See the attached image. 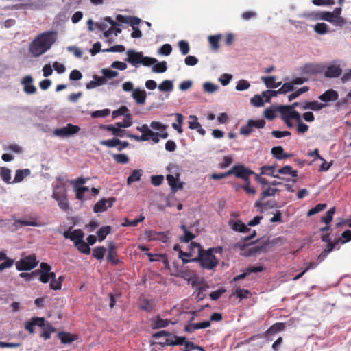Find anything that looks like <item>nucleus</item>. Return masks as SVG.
Returning <instances> with one entry per match:
<instances>
[{"instance_id": "nucleus-9", "label": "nucleus", "mask_w": 351, "mask_h": 351, "mask_svg": "<svg viewBox=\"0 0 351 351\" xmlns=\"http://www.w3.org/2000/svg\"><path fill=\"white\" fill-rule=\"evenodd\" d=\"M166 180L171 188V191L174 193L183 188L184 183L180 180L179 173L176 174V176L172 174H167L166 176Z\"/></svg>"}, {"instance_id": "nucleus-57", "label": "nucleus", "mask_w": 351, "mask_h": 351, "mask_svg": "<svg viewBox=\"0 0 351 351\" xmlns=\"http://www.w3.org/2000/svg\"><path fill=\"white\" fill-rule=\"evenodd\" d=\"M198 311H190V312H185L183 313L184 318L185 319L186 324L185 326H189L190 324H194L193 322L195 317L197 316Z\"/></svg>"}, {"instance_id": "nucleus-51", "label": "nucleus", "mask_w": 351, "mask_h": 351, "mask_svg": "<svg viewBox=\"0 0 351 351\" xmlns=\"http://www.w3.org/2000/svg\"><path fill=\"white\" fill-rule=\"evenodd\" d=\"M250 128H263L266 124V121L263 119H250L247 121Z\"/></svg>"}, {"instance_id": "nucleus-44", "label": "nucleus", "mask_w": 351, "mask_h": 351, "mask_svg": "<svg viewBox=\"0 0 351 351\" xmlns=\"http://www.w3.org/2000/svg\"><path fill=\"white\" fill-rule=\"evenodd\" d=\"M309 90V87L304 86L301 88H298L295 91L292 92L291 94L288 95L289 101H291L296 98L299 97L301 95L308 92Z\"/></svg>"}, {"instance_id": "nucleus-60", "label": "nucleus", "mask_w": 351, "mask_h": 351, "mask_svg": "<svg viewBox=\"0 0 351 351\" xmlns=\"http://www.w3.org/2000/svg\"><path fill=\"white\" fill-rule=\"evenodd\" d=\"M335 213V207H332L328 209L325 215L321 218V221L325 224H329L333 219V215Z\"/></svg>"}, {"instance_id": "nucleus-14", "label": "nucleus", "mask_w": 351, "mask_h": 351, "mask_svg": "<svg viewBox=\"0 0 351 351\" xmlns=\"http://www.w3.org/2000/svg\"><path fill=\"white\" fill-rule=\"evenodd\" d=\"M264 199H262V197H260L258 199H257L254 203V207L257 208V210L261 213H264V208L268 207L269 208H278V203L276 200H269L265 202H263Z\"/></svg>"}, {"instance_id": "nucleus-35", "label": "nucleus", "mask_w": 351, "mask_h": 351, "mask_svg": "<svg viewBox=\"0 0 351 351\" xmlns=\"http://www.w3.org/2000/svg\"><path fill=\"white\" fill-rule=\"evenodd\" d=\"M112 228L110 226H104L97 231V237L99 242L103 241L106 237L111 232Z\"/></svg>"}, {"instance_id": "nucleus-23", "label": "nucleus", "mask_w": 351, "mask_h": 351, "mask_svg": "<svg viewBox=\"0 0 351 351\" xmlns=\"http://www.w3.org/2000/svg\"><path fill=\"white\" fill-rule=\"evenodd\" d=\"M108 255L107 260L110 262L113 265H118L120 263V261L116 258L114 256L115 253V250L117 249V245L113 241H108Z\"/></svg>"}, {"instance_id": "nucleus-50", "label": "nucleus", "mask_w": 351, "mask_h": 351, "mask_svg": "<svg viewBox=\"0 0 351 351\" xmlns=\"http://www.w3.org/2000/svg\"><path fill=\"white\" fill-rule=\"evenodd\" d=\"M110 114V110L108 108H104L102 110H97L92 111L90 114L92 118H105L109 116Z\"/></svg>"}, {"instance_id": "nucleus-15", "label": "nucleus", "mask_w": 351, "mask_h": 351, "mask_svg": "<svg viewBox=\"0 0 351 351\" xmlns=\"http://www.w3.org/2000/svg\"><path fill=\"white\" fill-rule=\"evenodd\" d=\"M262 238L257 239L256 240L248 241L245 237H243L238 242L234 243L232 246V249H239L241 252L245 251L249 247L254 245V244L258 243Z\"/></svg>"}, {"instance_id": "nucleus-19", "label": "nucleus", "mask_w": 351, "mask_h": 351, "mask_svg": "<svg viewBox=\"0 0 351 351\" xmlns=\"http://www.w3.org/2000/svg\"><path fill=\"white\" fill-rule=\"evenodd\" d=\"M186 341L185 337H178L171 335V338H167L165 341H160L159 344L164 346H177L184 344Z\"/></svg>"}, {"instance_id": "nucleus-47", "label": "nucleus", "mask_w": 351, "mask_h": 351, "mask_svg": "<svg viewBox=\"0 0 351 351\" xmlns=\"http://www.w3.org/2000/svg\"><path fill=\"white\" fill-rule=\"evenodd\" d=\"M145 216L141 214L138 218L129 220L128 219L125 218L124 221L121 223V226L123 227H129V226H136L140 222H142L145 220Z\"/></svg>"}, {"instance_id": "nucleus-12", "label": "nucleus", "mask_w": 351, "mask_h": 351, "mask_svg": "<svg viewBox=\"0 0 351 351\" xmlns=\"http://www.w3.org/2000/svg\"><path fill=\"white\" fill-rule=\"evenodd\" d=\"M342 12L341 7H336L332 12H330V23L338 27H343L345 18L341 16Z\"/></svg>"}, {"instance_id": "nucleus-64", "label": "nucleus", "mask_w": 351, "mask_h": 351, "mask_svg": "<svg viewBox=\"0 0 351 351\" xmlns=\"http://www.w3.org/2000/svg\"><path fill=\"white\" fill-rule=\"evenodd\" d=\"M51 278L49 283L50 288L56 291L60 290L62 288V280H57L55 273L51 274Z\"/></svg>"}, {"instance_id": "nucleus-45", "label": "nucleus", "mask_w": 351, "mask_h": 351, "mask_svg": "<svg viewBox=\"0 0 351 351\" xmlns=\"http://www.w3.org/2000/svg\"><path fill=\"white\" fill-rule=\"evenodd\" d=\"M106 252V248L104 246H97L93 250L92 255L98 261L104 259L105 254Z\"/></svg>"}, {"instance_id": "nucleus-52", "label": "nucleus", "mask_w": 351, "mask_h": 351, "mask_svg": "<svg viewBox=\"0 0 351 351\" xmlns=\"http://www.w3.org/2000/svg\"><path fill=\"white\" fill-rule=\"evenodd\" d=\"M169 322L168 319H162L157 316L152 320V326L154 328H160L167 326Z\"/></svg>"}, {"instance_id": "nucleus-46", "label": "nucleus", "mask_w": 351, "mask_h": 351, "mask_svg": "<svg viewBox=\"0 0 351 351\" xmlns=\"http://www.w3.org/2000/svg\"><path fill=\"white\" fill-rule=\"evenodd\" d=\"M250 103L254 107L260 108L265 105V101L262 94H256L250 99Z\"/></svg>"}, {"instance_id": "nucleus-40", "label": "nucleus", "mask_w": 351, "mask_h": 351, "mask_svg": "<svg viewBox=\"0 0 351 351\" xmlns=\"http://www.w3.org/2000/svg\"><path fill=\"white\" fill-rule=\"evenodd\" d=\"M101 73L102 74L103 78L107 82L108 80H112L119 75V72L117 71L112 70L110 68L101 69Z\"/></svg>"}, {"instance_id": "nucleus-2", "label": "nucleus", "mask_w": 351, "mask_h": 351, "mask_svg": "<svg viewBox=\"0 0 351 351\" xmlns=\"http://www.w3.org/2000/svg\"><path fill=\"white\" fill-rule=\"evenodd\" d=\"M189 247L191 250L197 249V256L193 258V261L198 263L202 269L213 270L219 265V260L215 254L210 253L208 250H204L199 243L191 242Z\"/></svg>"}, {"instance_id": "nucleus-49", "label": "nucleus", "mask_w": 351, "mask_h": 351, "mask_svg": "<svg viewBox=\"0 0 351 351\" xmlns=\"http://www.w3.org/2000/svg\"><path fill=\"white\" fill-rule=\"evenodd\" d=\"M119 138L114 136L112 138L100 141L99 144L110 148H117Z\"/></svg>"}, {"instance_id": "nucleus-34", "label": "nucleus", "mask_w": 351, "mask_h": 351, "mask_svg": "<svg viewBox=\"0 0 351 351\" xmlns=\"http://www.w3.org/2000/svg\"><path fill=\"white\" fill-rule=\"evenodd\" d=\"M173 81L171 80H165L158 86V89L160 92L171 93L173 90Z\"/></svg>"}, {"instance_id": "nucleus-38", "label": "nucleus", "mask_w": 351, "mask_h": 351, "mask_svg": "<svg viewBox=\"0 0 351 351\" xmlns=\"http://www.w3.org/2000/svg\"><path fill=\"white\" fill-rule=\"evenodd\" d=\"M173 114L176 117V122L172 123V128L179 134H182L183 132L182 124L184 121V116L182 114L178 112H176Z\"/></svg>"}, {"instance_id": "nucleus-18", "label": "nucleus", "mask_w": 351, "mask_h": 351, "mask_svg": "<svg viewBox=\"0 0 351 351\" xmlns=\"http://www.w3.org/2000/svg\"><path fill=\"white\" fill-rule=\"evenodd\" d=\"M132 97L137 104H144L147 98V93L145 89L136 87L132 93Z\"/></svg>"}, {"instance_id": "nucleus-25", "label": "nucleus", "mask_w": 351, "mask_h": 351, "mask_svg": "<svg viewBox=\"0 0 351 351\" xmlns=\"http://www.w3.org/2000/svg\"><path fill=\"white\" fill-rule=\"evenodd\" d=\"M210 326V321H204L199 323H194V324H190L189 326H184V330L187 332L191 333L193 332L195 330H199V329H204L208 328Z\"/></svg>"}, {"instance_id": "nucleus-54", "label": "nucleus", "mask_w": 351, "mask_h": 351, "mask_svg": "<svg viewBox=\"0 0 351 351\" xmlns=\"http://www.w3.org/2000/svg\"><path fill=\"white\" fill-rule=\"evenodd\" d=\"M271 154L276 160H282L284 154V149L280 145L274 146L271 149Z\"/></svg>"}, {"instance_id": "nucleus-30", "label": "nucleus", "mask_w": 351, "mask_h": 351, "mask_svg": "<svg viewBox=\"0 0 351 351\" xmlns=\"http://www.w3.org/2000/svg\"><path fill=\"white\" fill-rule=\"evenodd\" d=\"M128 111L129 110L126 106H121L118 109L112 111V117L116 119L119 116L123 115L127 119H132V115L128 113Z\"/></svg>"}, {"instance_id": "nucleus-36", "label": "nucleus", "mask_w": 351, "mask_h": 351, "mask_svg": "<svg viewBox=\"0 0 351 351\" xmlns=\"http://www.w3.org/2000/svg\"><path fill=\"white\" fill-rule=\"evenodd\" d=\"M278 109V105L272 104L269 107L267 108L263 112V115L265 119H267L269 121L274 120L276 117V112Z\"/></svg>"}, {"instance_id": "nucleus-53", "label": "nucleus", "mask_w": 351, "mask_h": 351, "mask_svg": "<svg viewBox=\"0 0 351 351\" xmlns=\"http://www.w3.org/2000/svg\"><path fill=\"white\" fill-rule=\"evenodd\" d=\"M327 207V204L326 203H319L315 205L314 207L309 209L306 213L308 217L313 216L319 212L324 210Z\"/></svg>"}, {"instance_id": "nucleus-32", "label": "nucleus", "mask_w": 351, "mask_h": 351, "mask_svg": "<svg viewBox=\"0 0 351 351\" xmlns=\"http://www.w3.org/2000/svg\"><path fill=\"white\" fill-rule=\"evenodd\" d=\"M11 172V170L6 167H0V178L5 183L8 184H12Z\"/></svg>"}, {"instance_id": "nucleus-28", "label": "nucleus", "mask_w": 351, "mask_h": 351, "mask_svg": "<svg viewBox=\"0 0 351 351\" xmlns=\"http://www.w3.org/2000/svg\"><path fill=\"white\" fill-rule=\"evenodd\" d=\"M14 226L18 229L23 226H33V227H39L40 224L34 219H16L14 221L13 223Z\"/></svg>"}, {"instance_id": "nucleus-39", "label": "nucleus", "mask_w": 351, "mask_h": 351, "mask_svg": "<svg viewBox=\"0 0 351 351\" xmlns=\"http://www.w3.org/2000/svg\"><path fill=\"white\" fill-rule=\"evenodd\" d=\"M268 248H269V241H263L261 244L254 245L251 247L254 256H256L257 254H261V253L267 252Z\"/></svg>"}, {"instance_id": "nucleus-20", "label": "nucleus", "mask_w": 351, "mask_h": 351, "mask_svg": "<svg viewBox=\"0 0 351 351\" xmlns=\"http://www.w3.org/2000/svg\"><path fill=\"white\" fill-rule=\"evenodd\" d=\"M285 328V324L282 322L276 323L272 325L265 332V337L267 340L272 341L273 335L283 330Z\"/></svg>"}, {"instance_id": "nucleus-55", "label": "nucleus", "mask_w": 351, "mask_h": 351, "mask_svg": "<svg viewBox=\"0 0 351 351\" xmlns=\"http://www.w3.org/2000/svg\"><path fill=\"white\" fill-rule=\"evenodd\" d=\"M58 337L62 343H71L75 339L73 335L64 332H58Z\"/></svg>"}, {"instance_id": "nucleus-16", "label": "nucleus", "mask_w": 351, "mask_h": 351, "mask_svg": "<svg viewBox=\"0 0 351 351\" xmlns=\"http://www.w3.org/2000/svg\"><path fill=\"white\" fill-rule=\"evenodd\" d=\"M229 225L231 227V229L237 232L247 233L250 231V228L239 219L230 221Z\"/></svg>"}, {"instance_id": "nucleus-31", "label": "nucleus", "mask_w": 351, "mask_h": 351, "mask_svg": "<svg viewBox=\"0 0 351 351\" xmlns=\"http://www.w3.org/2000/svg\"><path fill=\"white\" fill-rule=\"evenodd\" d=\"M143 173V171L142 169H134L131 174L127 178V184L131 185L135 182H138L141 180Z\"/></svg>"}, {"instance_id": "nucleus-6", "label": "nucleus", "mask_w": 351, "mask_h": 351, "mask_svg": "<svg viewBox=\"0 0 351 351\" xmlns=\"http://www.w3.org/2000/svg\"><path fill=\"white\" fill-rule=\"evenodd\" d=\"M324 76L326 78H337L343 73V70L340 64H337V61H332V62L324 64Z\"/></svg>"}, {"instance_id": "nucleus-3", "label": "nucleus", "mask_w": 351, "mask_h": 351, "mask_svg": "<svg viewBox=\"0 0 351 351\" xmlns=\"http://www.w3.org/2000/svg\"><path fill=\"white\" fill-rule=\"evenodd\" d=\"M39 263L34 254H31L15 262L16 269L19 271H31Z\"/></svg>"}, {"instance_id": "nucleus-4", "label": "nucleus", "mask_w": 351, "mask_h": 351, "mask_svg": "<svg viewBox=\"0 0 351 351\" xmlns=\"http://www.w3.org/2000/svg\"><path fill=\"white\" fill-rule=\"evenodd\" d=\"M324 71V64H315L309 62L304 64L300 68V74L308 78L312 75L322 74Z\"/></svg>"}, {"instance_id": "nucleus-58", "label": "nucleus", "mask_w": 351, "mask_h": 351, "mask_svg": "<svg viewBox=\"0 0 351 351\" xmlns=\"http://www.w3.org/2000/svg\"><path fill=\"white\" fill-rule=\"evenodd\" d=\"M294 86L291 82H285L277 90L278 94H287L294 90Z\"/></svg>"}, {"instance_id": "nucleus-59", "label": "nucleus", "mask_w": 351, "mask_h": 351, "mask_svg": "<svg viewBox=\"0 0 351 351\" xmlns=\"http://www.w3.org/2000/svg\"><path fill=\"white\" fill-rule=\"evenodd\" d=\"M110 155L119 164H127L130 160L129 157L125 154H110Z\"/></svg>"}, {"instance_id": "nucleus-56", "label": "nucleus", "mask_w": 351, "mask_h": 351, "mask_svg": "<svg viewBox=\"0 0 351 351\" xmlns=\"http://www.w3.org/2000/svg\"><path fill=\"white\" fill-rule=\"evenodd\" d=\"M276 165H263L260 168L261 175H266L268 176H274V172Z\"/></svg>"}, {"instance_id": "nucleus-37", "label": "nucleus", "mask_w": 351, "mask_h": 351, "mask_svg": "<svg viewBox=\"0 0 351 351\" xmlns=\"http://www.w3.org/2000/svg\"><path fill=\"white\" fill-rule=\"evenodd\" d=\"M222 37L221 34H217L215 35H210L208 37V41L210 45L211 49L216 51L219 48V40Z\"/></svg>"}, {"instance_id": "nucleus-43", "label": "nucleus", "mask_w": 351, "mask_h": 351, "mask_svg": "<svg viewBox=\"0 0 351 351\" xmlns=\"http://www.w3.org/2000/svg\"><path fill=\"white\" fill-rule=\"evenodd\" d=\"M107 199L102 197L99 199L93 206V211L95 213H103L107 210Z\"/></svg>"}, {"instance_id": "nucleus-26", "label": "nucleus", "mask_w": 351, "mask_h": 351, "mask_svg": "<svg viewBox=\"0 0 351 351\" xmlns=\"http://www.w3.org/2000/svg\"><path fill=\"white\" fill-rule=\"evenodd\" d=\"M43 322H44V318H43V317H33L31 319V320L25 322V328L29 333L32 334L34 332V327L35 326H39L40 325V324L43 323Z\"/></svg>"}, {"instance_id": "nucleus-41", "label": "nucleus", "mask_w": 351, "mask_h": 351, "mask_svg": "<svg viewBox=\"0 0 351 351\" xmlns=\"http://www.w3.org/2000/svg\"><path fill=\"white\" fill-rule=\"evenodd\" d=\"M167 70V64L166 61H161L153 64L152 71L155 73H162Z\"/></svg>"}, {"instance_id": "nucleus-1", "label": "nucleus", "mask_w": 351, "mask_h": 351, "mask_svg": "<svg viewBox=\"0 0 351 351\" xmlns=\"http://www.w3.org/2000/svg\"><path fill=\"white\" fill-rule=\"evenodd\" d=\"M57 40V32L53 30L39 34L29 44V51L38 58L51 49Z\"/></svg>"}, {"instance_id": "nucleus-11", "label": "nucleus", "mask_w": 351, "mask_h": 351, "mask_svg": "<svg viewBox=\"0 0 351 351\" xmlns=\"http://www.w3.org/2000/svg\"><path fill=\"white\" fill-rule=\"evenodd\" d=\"M339 97V95L337 90L330 88L319 95L318 99L322 101L321 103L326 104L328 106V103L337 101Z\"/></svg>"}, {"instance_id": "nucleus-48", "label": "nucleus", "mask_w": 351, "mask_h": 351, "mask_svg": "<svg viewBox=\"0 0 351 351\" xmlns=\"http://www.w3.org/2000/svg\"><path fill=\"white\" fill-rule=\"evenodd\" d=\"M196 238V234L191 232L189 230L183 232V234L180 236L179 240L181 243H188L193 242L192 241Z\"/></svg>"}, {"instance_id": "nucleus-27", "label": "nucleus", "mask_w": 351, "mask_h": 351, "mask_svg": "<svg viewBox=\"0 0 351 351\" xmlns=\"http://www.w3.org/2000/svg\"><path fill=\"white\" fill-rule=\"evenodd\" d=\"M175 276L188 280L195 276L193 272L189 269L187 267H184V265L176 269V274Z\"/></svg>"}, {"instance_id": "nucleus-22", "label": "nucleus", "mask_w": 351, "mask_h": 351, "mask_svg": "<svg viewBox=\"0 0 351 351\" xmlns=\"http://www.w3.org/2000/svg\"><path fill=\"white\" fill-rule=\"evenodd\" d=\"M39 327L42 329L43 332L40 337L45 339H48L51 337V334L54 332L56 329L48 322L44 319L43 323L40 324Z\"/></svg>"}, {"instance_id": "nucleus-5", "label": "nucleus", "mask_w": 351, "mask_h": 351, "mask_svg": "<svg viewBox=\"0 0 351 351\" xmlns=\"http://www.w3.org/2000/svg\"><path fill=\"white\" fill-rule=\"evenodd\" d=\"M80 130V128L78 125L67 123L65 126L56 128L53 130V134L64 138L76 134Z\"/></svg>"}, {"instance_id": "nucleus-21", "label": "nucleus", "mask_w": 351, "mask_h": 351, "mask_svg": "<svg viewBox=\"0 0 351 351\" xmlns=\"http://www.w3.org/2000/svg\"><path fill=\"white\" fill-rule=\"evenodd\" d=\"M108 82L103 78L102 76L98 75H93V80L86 84V88L88 90L93 89L96 87L107 84Z\"/></svg>"}, {"instance_id": "nucleus-62", "label": "nucleus", "mask_w": 351, "mask_h": 351, "mask_svg": "<svg viewBox=\"0 0 351 351\" xmlns=\"http://www.w3.org/2000/svg\"><path fill=\"white\" fill-rule=\"evenodd\" d=\"M39 274V270H34L30 273L27 272H21L19 274V277L23 279H25L26 281H32L34 280Z\"/></svg>"}, {"instance_id": "nucleus-8", "label": "nucleus", "mask_w": 351, "mask_h": 351, "mask_svg": "<svg viewBox=\"0 0 351 351\" xmlns=\"http://www.w3.org/2000/svg\"><path fill=\"white\" fill-rule=\"evenodd\" d=\"M232 175H234L236 178L242 179L243 180L245 179V178L250 177L252 174H254V171L252 169L246 167L242 163H237L234 165L232 167Z\"/></svg>"}, {"instance_id": "nucleus-10", "label": "nucleus", "mask_w": 351, "mask_h": 351, "mask_svg": "<svg viewBox=\"0 0 351 351\" xmlns=\"http://www.w3.org/2000/svg\"><path fill=\"white\" fill-rule=\"evenodd\" d=\"M34 78L32 75H27L21 80V84L23 86V91L27 95L34 94L37 88L34 84Z\"/></svg>"}, {"instance_id": "nucleus-17", "label": "nucleus", "mask_w": 351, "mask_h": 351, "mask_svg": "<svg viewBox=\"0 0 351 351\" xmlns=\"http://www.w3.org/2000/svg\"><path fill=\"white\" fill-rule=\"evenodd\" d=\"M53 194L52 197L54 199L62 198L67 196V190L65 185L62 183H53Z\"/></svg>"}, {"instance_id": "nucleus-13", "label": "nucleus", "mask_w": 351, "mask_h": 351, "mask_svg": "<svg viewBox=\"0 0 351 351\" xmlns=\"http://www.w3.org/2000/svg\"><path fill=\"white\" fill-rule=\"evenodd\" d=\"M326 106H327V105L326 104L320 103V102L317 101V100H312V101L304 100V101H303L302 110H310L312 111L317 112V111L321 110L322 109L326 108Z\"/></svg>"}, {"instance_id": "nucleus-63", "label": "nucleus", "mask_w": 351, "mask_h": 351, "mask_svg": "<svg viewBox=\"0 0 351 351\" xmlns=\"http://www.w3.org/2000/svg\"><path fill=\"white\" fill-rule=\"evenodd\" d=\"M203 89L204 92L212 94L217 91L219 88V86L211 82H206L202 85Z\"/></svg>"}, {"instance_id": "nucleus-7", "label": "nucleus", "mask_w": 351, "mask_h": 351, "mask_svg": "<svg viewBox=\"0 0 351 351\" xmlns=\"http://www.w3.org/2000/svg\"><path fill=\"white\" fill-rule=\"evenodd\" d=\"M127 57L124 59L125 62H127L132 66L138 68L140 66L141 60L143 58V53L142 51H137L134 49H128L126 51Z\"/></svg>"}, {"instance_id": "nucleus-42", "label": "nucleus", "mask_w": 351, "mask_h": 351, "mask_svg": "<svg viewBox=\"0 0 351 351\" xmlns=\"http://www.w3.org/2000/svg\"><path fill=\"white\" fill-rule=\"evenodd\" d=\"M315 32L319 35H325L329 32L328 25L324 22L317 23L313 26Z\"/></svg>"}, {"instance_id": "nucleus-29", "label": "nucleus", "mask_w": 351, "mask_h": 351, "mask_svg": "<svg viewBox=\"0 0 351 351\" xmlns=\"http://www.w3.org/2000/svg\"><path fill=\"white\" fill-rule=\"evenodd\" d=\"M84 235V232L82 229H75L73 230V234L70 241L73 243L75 246H77L79 244L83 243Z\"/></svg>"}, {"instance_id": "nucleus-61", "label": "nucleus", "mask_w": 351, "mask_h": 351, "mask_svg": "<svg viewBox=\"0 0 351 351\" xmlns=\"http://www.w3.org/2000/svg\"><path fill=\"white\" fill-rule=\"evenodd\" d=\"M280 190L277 188H272L270 185L266 189L263 190L261 193L262 199H265L268 197H274L276 193H278Z\"/></svg>"}, {"instance_id": "nucleus-33", "label": "nucleus", "mask_w": 351, "mask_h": 351, "mask_svg": "<svg viewBox=\"0 0 351 351\" xmlns=\"http://www.w3.org/2000/svg\"><path fill=\"white\" fill-rule=\"evenodd\" d=\"M330 11H315L313 12L314 21H324L330 23Z\"/></svg>"}, {"instance_id": "nucleus-24", "label": "nucleus", "mask_w": 351, "mask_h": 351, "mask_svg": "<svg viewBox=\"0 0 351 351\" xmlns=\"http://www.w3.org/2000/svg\"><path fill=\"white\" fill-rule=\"evenodd\" d=\"M31 174L29 169H19L15 171L14 178L12 180V184L21 182L25 178Z\"/></svg>"}]
</instances>
